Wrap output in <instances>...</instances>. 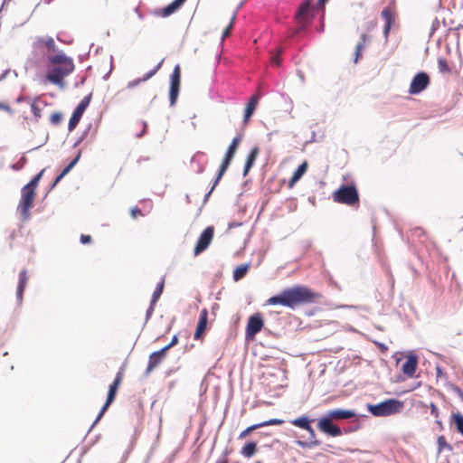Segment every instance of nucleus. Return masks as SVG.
<instances>
[{
	"label": "nucleus",
	"mask_w": 463,
	"mask_h": 463,
	"mask_svg": "<svg viewBox=\"0 0 463 463\" xmlns=\"http://www.w3.org/2000/svg\"><path fill=\"white\" fill-rule=\"evenodd\" d=\"M266 305H281L284 307H289V289H284L281 294L269 298L267 300Z\"/></svg>",
	"instance_id": "nucleus-21"
},
{
	"label": "nucleus",
	"mask_w": 463,
	"mask_h": 463,
	"mask_svg": "<svg viewBox=\"0 0 463 463\" xmlns=\"http://www.w3.org/2000/svg\"><path fill=\"white\" fill-rule=\"evenodd\" d=\"M160 66H161V63H159L154 70L147 72L144 77L129 81L127 84V88L133 89V88L137 87V85H139L140 83L146 81L147 80H149L152 76H154L156 73V71H158Z\"/></svg>",
	"instance_id": "nucleus-26"
},
{
	"label": "nucleus",
	"mask_w": 463,
	"mask_h": 463,
	"mask_svg": "<svg viewBox=\"0 0 463 463\" xmlns=\"http://www.w3.org/2000/svg\"><path fill=\"white\" fill-rule=\"evenodd\" d=\"M250 268V265L249 263L241 264L240 266H237L234 269L233 273H232L233 280L234 281H239L241 279H243L247 275Z\"/></svg>",
	"instance_id": "nucleus-27"
},
{
	"label": "nucleus",
	"mask_w": 463,
	"mask_h": 463,
	"mask_svg": "<svg viewBox=\"0 0 463 463\" xmlns=\"http://www.w3.org/2000/svg\"><path fill=\"white\" fill-rule=\"evenodd\" d=\"M417 364L418 357L415 354H409L406 362L402 364V371L405 375L412 377L416 372Z\"/></svg>",
	"instance_id": "nucleus-20"
},
{
	"label": "nucleus",
	"mask_w": 463,
	"mask_h": 463,
	"mask_svg": "<svg viewBox=\"0 0 463 463\" xmlns=\"http://www.w3.org/2000/svg\"><path fill=\"white\" fill-rule=\"evenodd\" d=\"M178 343V337L177 335H174L171 342L165 345L164 348H165V351L167 352L171 347L175 345Z\"/></svg>",
	"instance_id": "nucleus-42"
},
{
	"label": "nucleus",
	"mask_w": 463,
	"mask_h": 463,
	"mask_svg": "<svg viewBox=\"0 0 463 463\" xmlns=\"http://www.w3.org/2000/svg\"><path fill=\"white\" fill-rule=\"evenodd\" d=\"M186 0H175L165 7L156 10L154 14L157 16L167 17L176 12Z\"/></svg>",
	"instance_id": "nucleus-19"
},
{
	"label": "nucleus",
	"mask_w": 463,
	"mask_h": 463,
	"mask_svg": "<svg viewBox=\"0 0 463 463\" xmlns=\"http://www.w3.org/2000/svg\"><path fill=\"white\" fill-rule=\"evenodd\" d=\"M27 282H28L27 271L25 269H23L19 273V282H18L17 290H16V297H17L19 302H21L23 299V294H24V291L27 285Z\"/></svg>",
	"instance_id": "nucleus-25"
},
{
	"label": "nucleus",
	"mask_w": 463,
	"mask_h": 463,
	"mask_svg": "<svg viewBox=\"0 0 463 463\" xmlns=\"http://www.w3.org/2000/svg\"><path fill=\"white\" fill-rule=\"evenodd\" d=\"M391 26H392V24L391 22L388 20L387 23H385V25H384V29H383V34L385 36V38L388 37V34H389V32H390V29H391Z\"/></svg>",
	"instance_id": "nucleus-44"
},
{
	"label": "nucleus",
	"mask_w": 463,
	"mask_h": 463,
	"mask_svg": "<svg viewBox=\"0 0 463 463\" xmlns=\"http://www.w3.org/2000/svg\"><path fill=\"white\" fill-rule=\"evenodd\" d=\"M215 463H229V459L226 456H222Z\"/></svg>",
	"instance_id": "nucleus-47"
},
{
	"label": "nucleus",
	"mask_w": 463,
	"mask_h": 463,
	"mask_svg": "<svg viewBox=\"0 0 463 463\" xmlns=\"http://www.w3.org/2000/svg\"><path fill=\"white\" fill-rule=\"evenodd\" d=\"M208 323V310L203 308L200 312L199 321L194 335V340H202Z\"/></svg>",
	"instance_id": "nucleus-16"
},
{
	"label": "nucleus",
	"mask_w": 463,
	"mask_h": 463,
	"mask_svg": "<svg viewBox=\"0 0 463 463\" xmlns=\"http://www.w3.org/2000/svg\"><path fill=\"white\" fill-rule=\"evenodd\" d=\"M260 154V148L255 146H253L249 155L247 156L244 169H243V175L246 176L248 173L250 172V168L254 165L255 161Z\"/></svg>",
	"instance_id": "nucleus-23"
},
{
	"label": "nucleus",
	"mask_w": 463,
	"mask_h": 463,
	"mask_svg": "<svg viewBox=\"0 0 463 463\" xmlns=\"http://www.w3.org/2000/svg\"><path fill=\"white\" fill-rule=\"evenodd\" d=\"M453 422L455 423L457 430L463 436V415L459 412L452 415Z\"/></svg>",
	"instance_id": "nucleus-32"
},
{
	"label": "nucleus",
	"mask_w": 463,
	"mask_h": 463,
	"mask_svg": "<svg viewBox=\"0 0 463 463\" xmlns=\"http://www.w3.org/2000/svg\"><path fill=\"white\" fill-rule=\"evenodd\" d=\"M181 83V68L176 64L174 68L170 80L169 100L170 105L174 106L177 100Z\"/></svg>",
	"instance_id": "nucleus-8"
},
{
	"label": "nucleus",
	"mask_w": 463,
	"mask_h": 463,
	"mask_svg": "<svg viewBox=\"0 0 463 463\" xmlns=\"http://www.w3.org/2000/svg\"><path fill=\"white\" fill-rule=\"evenodd\" d=\"M438 64L440 71L444 72L449 71V66L445 60L439 59Z\"/></svg>",
	"instance_id": "nucleus-40"
},
{
	"label": "nucleus",
	"mask_w": 463,
	"mask_h": 463,
	"mask_svg": "<svg viewBox=\"0 0 463 463\" xmlns=\"http://www.w3.org/2000/svg\"><path fill=\"white\" fill-rule=\"evenodd\" d=\"M78 161V157L74 158L63 170L62 172L55 178L52 186H55L76 165Z\"/></svg>",
	"instance_id": "nucleus-31"
},
{
	"label": "nucleus",
	"mask_w": 463,
	"mask_h": 463,
	"mask_svg": "<svg viewBox=\"0 0 463 463\" xmlns=\"http://www.w3.org/2000/svg\"><path fill=\"white\" fill-rule=\"evenodd\" d=\"M123 378H124V368L121 367L118 370V372L117 373L113 383L109 387V392H108L106 402H105L103 407L101 408V410L96 419V421H98L101 419L103 414L107 411L109 407L114 402L116 396H117V393H118V390L122 383Z\"/></svg>",
	"instance_id": "nucleus-6"
},
{
	"label": "nucleus",
	"mask_w": 463,
	"mask_h": 463,
	"mask_svg": "<svg viewBox=\"0 0 463 463\" xmlns=\"http://www.w3.org/2000/svg\"><path fill=\"white\" fill-rule=\"evenodd\" d=\"M366 40H367V36L365 34H363L361 36V42H359L356 44V52H355L354 62L358 61L359 56L361 55V52L364 48V44H365Z\"/></svg>",
	"instance_id": "nucleus-34"
},
{
	"label": "nucleus",
	"mask_w": 463,
	"mask_h": 463,
	"mask_svg": "<svg viewBox=\"0 0 463 463\" xmlns=\"http://www.w3.org/2000/svg\"><path fill=\"white\" fill-rule=\"evenodd\" d=\"M326 415L332 420H350L352 418L356 417V413L354 411L345 409L330 410L326 413Z\"/></svg>",
	"instance_id": "nucleus-15"
},
{
	"label": "nucleus",
	"mask_w": 463,
	"mask_h": 463,
	"mask_svg": "<svg viewBox=\"0 0 463 463\" xmlns=\"http://www.w3.org/2000/svg\"><path fill=\"white\" fill-rule=\"evenodd\" d=\"M309 1H305L298 8L295 20L300 28H304L313 16Z\"/></svg>",
	"instance_id": "nucleus-14"
},
{
	"label": "nucleus",
	"mask_w": 463,
	"mask_h": 463,
	"mask_svg": "<svg viewBox=\"0 0 463 463\" xmlns=\"http://www.w3.org/2000/svg\"><path fill=\"white\" fill-rule=\"evenodd\" d=\"M334 201L345 204H353L359 199L358 193L354 186L344 185L337 189L334 194Z\"/></svg>",
	"instance_id": "nucleus-7"
},
{
	"label": "nucleus",
	"mask_w": 463,
	"mask_h": 463,
	"mask_svg": "<svg viewBox=\"0 0 463 463\" xmlns=\"http://www.w3.org/2000/svg\"><path fill=\"white\" fill-rule=\"evenodd\" d=\"M318 429L325 434L331 437H339L342 435V430L334 423L326 414L323 415L317 422Z\"/></svg>",
	"instance_id": "nucleus-9"
},
{
	"label": "nucleus",
	"mask_w": 463,
	"mask_h": 463,
	"mask_svg": "<svg viewBox=\"0 0 463 463\" xmlns=\"http://www.w3.org/2000/svg\"><path fill=\"white\" fill-rule=\"evenodd\" d=\"M375 344L380 347L381 351H383V352L387 351L388 348L384 344L377 343V342Z\"/></svg>",
	"instance_id": "nucleus-48"
},
{
	"label": "nucleus",
	"mask_w": 463,
	"mask_h": 463,
	"mask_svg": "<svg viewBox=\"0 0 463 463\" xmlns=\"http://www.w3.org/2000/svg\"><path fill=\"white\" fill-rule=\"evenodd\" d=\"M382 16L384 18L385 23H387L388 20L391 22V24L392 23V14L388 9H384L382 12Z\"/></svg>",
	"instance_id": "nucleus-41"
},
{
	"label": "nucleus",
	"mask_w": 463,
	"mask_h": 463,
	"mask_svg": "<svg viewBox=\"0 0 463 463\" xmlns=\"http://www.w3.org/2000/svg\"><path fill=\"white\" fill-rule=\"evenodd\" d=\"M283 422H284V420H282L272 419V420H269L267 421H263L261 423L253 424V425L246 428L244 430H242L239 435V439H242L246 438L250 432H252L253 430H258L261 427L269 426V425H279V424H282Z\"/></svg>",
	"instance_id": "nucleus-18"
},
{
	"label": "nucleus",
	"mask_w": 463,
	"mask_h": 463,
	"mask_svg": "<svg viewBox=\"0 0 463 463\" xmlns=\"http://www.w3.org/2000/svg\"><path fill=\"white\" fill-rule=\"evenodd\" d=\"M367 408L375 417H386L400 412L403 408V402L396 399H389L377 404H368Z\"/></svg>",
	"instance_id": "nucleus-3"
},
{
	"label": "nucleus",
	"mask_w": 463,
	"mask_h": 463,
	"mask_svg": "<svg viewBox=\"0 0 463 463\" xmlns=\"http://www.w3.org/2000/svg\"><path fill=\"white\" fill-rule=\"evenodd\" d=\"M214 234V228L213 226L207 227L200 235L194 250V253L195 256L199 255L203 251H204L209 245L211 244Z\"/></svg>",
	"instance_id": "nucleus-11"
},
{
	"label": "nucleus",
	"mask_w": 463,
	"mask_h": 463,
	"mask_svg": "<svg viewBox=\"0 0 463 463\" xmlns=\"http://www.w3.org/2000/svg\"><path fill=\"white\" fill-rule=\"evenodd\" d=\"M31 110L37 120L42 117V109L39 105L38 100H33L32 102Z\"/></svg>",
	"instance_id": "nucleus-36"
},
{
	"label": "nucleus",
	"mask_w": 463,
	"mask_h": 463,
	"mask_svg": "<svg viewBox=\"0 0 463 463\" xmlns=\"http://www.w3.org/2000/svg\"><path fill=\"white\" fill-rule=\"evenodd\" d=\"M164 287H165V279H162L161 281L157 284V286L153 293L152 299H151V305L148 309V312L153 310L154 306L156 305V303L157 302V300L159 299V298L161 297V295L163 293Z\"/></svg>",
	"instance_id": "nucleus-29"
},
{
	"label": "nucleus",
	"mask_w": 463,
	"mask_h": 463,
	"mask_svg": "<svg viewBox=\"0 0 463 463\" xmlns=\"http://www.w3.org/2000/svg\"><path fill=\"white\" fill-rule=\"evenodd\" d=\"M430 84V77L426 72H418L411 80L409 93L411 95L419 94L423 91Z\"/></svg>",
	"instance_id": "nucleus-10"
},
{
	"label": "nucleus",
	"mask_w": 463,
	"mask_h": 463,
	"mask_svg": "<svg viewBox=\"0 0 463 463\" xmlns=\"http://www.w3.org/2000/svg\"><path fill=\"white\" fill-rule=\"evenodd\" d=\"M44 169L38 173L21 190V200L18 204V210L24 219L30 216V210L33 207V201L36 195V187L43 176Z\"/></svg>",
	"instance_id": "nucleus-2"
},
{
	"label": "nucleus",
	"mask_w": 463,
	"mask_h": 463,
	"mask_svg": "<svg viewBox=\"0 0 463 463\" xmlns=\"http://www.w3.org/2000/svg\"><path fill=\"white\" fill-rule=\"evenodd\" d=\"M241 141V137L240 136L238 137H235L232 143L230 144L228 149H227V152L224 156V158L220 165V168H219V171H218V175L214 180V183H213V185L211 189V191L208 193L207 196H209V194L212 193V191L215 188V186L219 184L220 180L222 179V175L225 174V172L227 171L229 165H231V162L232 161V158L234 156V155L236 154V151L239 147V145Z\"/></svg>",
	"instance_id": "nucleus-5"
},
{
	"label": "nucleus",
	"mask_w": 463,
	"mask_h": 463,
	"mask_svg": "<svg viewBox=\"0 0 463 463\" xmlns=\"http://www.w3.org/2000/svg\"><path fill=\"white\" fill-rule=\"evenodd\" d=\"M234 20H235V14L232 16V21H231L230 24H229V25L225 28V30L223 31V33H222V37H223V38H226L227 36H229V35H230V33H231V30H232V24H233V21H234Z\"/></svg>",
	"instance_id": "nucleus-38"
},
{
	"label": "nucleus",
	"mask_w": 463,
	"mask_h": 463,
	"mask_svg": "<svg viewBox=\"0 0 463 463\" xmlns=\"http://www.w3.org/2000/svg\"><path fill=\"white\" fill-rule=\"evenodd\" d=\"M430 410L432 414L437 415L438 408L433 403L430 405Z\"/></svg>",
	"instance_id": "nucleus-49"
},
{
	"label": "nucleus",
	"mask_w": 463,
	"mask_h": 463,
	"mask_svg": "<svg viewBox=\"0 0 463 463\" xmlns=\"http://www.w3.org/2000/svg\"><path fill=\"white\" fill-rule=\"evenodd\" d=\"M452 390L454 391L455 393H457L458 395V397L463 402V391L458 386H453Z\"/></svg>",
	"instance_id": "nucleus-46"
},
{
	"label": "nucleus",
	"mask_w": 463,
	"mask_h": 463,
	"mask_svg": "<svg viewBox=\"0 0 463 463\" xmlns=\"http://www.w3.org/2000/svg\"><path fill=\"white\" fill-rule=\"evenodd\" d=\"M50 121L52 125L57 126L62 121L61 112H53L50 117Z\"/></svg>",
	"instance_id": "nucleus-37"
},
{
	"label": "nucleus",
	"mask_w": 463,
	"mask_h": 463,
	"mask_svg": "<svg viewBox=\"0 0 463 463\" xmlns=\"http://www.w3.org/2000/svg\"><path fill=\"white\" fill-rule=\"evenodd\" d=\"M51 67L46 72V79L52 84L63 88L64 78L74 70L73 60L63 52H59L48 57Z\"/></svg>",
	"instance_id": "nucleus-1"
},
{
	"label": "nucleus",
	"mask_w": 463,
	"mask_h": 463,
	"mask_svg": "<svg viewBox=\"0 0 463 463\" xmlns=\"http://www.w3.org/2000/svg\"><path fill=\"white\" fill-rule=\"evenodd\" d=\"M327 0H318V5L319 6H324L325 3L326 2Z\"/></svg>",
	"instance_id": "nucleus-50"
},
{
	"label": "nucleus",
	"mask_w": 463,
	"mask_h": 463,
	"mask_svg": "<svg viewBox=\"0 0 463 463\" xmlns=\"http://www.w3.org/2000/svg\"><path fill=\"white\" fill-rule=\"evenodd\" d=\"M308 167V164L307 161H304L301 165H298V167L294 171L293 175H291V187L301 179V177L304 175V174L307 172Z\"/></svg>",
	"instance_id": "nucleus-28"
},
{
	"label": "nucleus",
	"mask_w": 463,
	"mask_h": 463,
	"mask_svg": "<svg viewBox=\"0 0 463 463\" xmlns=\"http://www.w3.org/2000/svg\"><path fill=\"white\" fill-rule=\"evenodd\" d=\"M258 103H259V96L253 95L250 99L249 102L247 103L245 110H244V118H243L244 124H248L250 117L254 114V112L256 110Z\"/></svg>",
	"instance_id": "nucleus-22"
},
{
	"label": "nucleus",
	"mask_w": 463,
	"mask_h": 463,
	"mask_svg": "<svg viewBox=\"0 0 463 463\" xmlns=\"http://www.w3.org/2000/svg\"><path fill=\"white\" fill-rule=\"evenodd\" d=\"M342 307L356 308L354 306H342Z\"/></svg>",
	"instance_id": "nucleus-51"
},
{
	"label": "nucleus",
	"mask_w": 463,
	"mask_h": 463,
	"mask_svg": "<svg viewBox=\"0 0 463 463\" xmlns=\"http://www.w3.org/2000/svg\"><path fill=\"white\" fill-rule=\"evenodd\" d=\"M264 326L260 314L250 316L248 319L245 335L247 339H253L254 336L261 331Z\"/></svg>",
	"instance_id": "nucleus-12"
},
{
	"label": "nucleus",
	"mask_w": 463,
	"mask_h": 463,
	"mask_svg": "<svg viewBox=\"0 0 463 463\" xmlns=\"http://www.w3.org/2000/svg\"><path fill=\"white\" fill-rule=\"evenodd\" d=\"M320 295L304 286L291 287V309L297 304L317 302Z\"/></svg>",
	"instance_id": "nucleus-4"
},
{
	"label": "nucleus",
	"mask_w": 463,
	"mask_h": 463,
	"mask_svg": "<svg viewBox=\"0 0 463 463\" xmlns=\"http://www.w3.org/2000/svg\"><path fill=\"white\" fill-rule=\"evenodd\" d=\"M130 214L133 219H137L138 216L143 215L141 210L137 206L131 208Z\"/></svg>",
	"instance_id": "nucleus-39"
},
{
	"label": "nucleus",
	"mask_w": 463,
	"mask_h": 463,
	"mask_svg": "<svg viewBox=\"0 0 463 463\" xmlns=\"http://www.w3.org/2000/svg\"><path fill=\"white\" fill-rule=\"evenodd\" d=\"M241 454L245 457V458H251L253 457L256 452H257V444L256 442H253V441H250V442H248L246 443L242 448H241Z\"/></svg>",
	"instance_id": "nucleus-30"
},
{
	"label": "nucleus",
	"mask_w": 463,
	"mask_h": 463,
	"mask_svg": "<svg viewBox=\"0 0 463 463\" xmlns=\"http://www.w3.org/2000/svg\"><path fill=\"white\" fill-rule=\"evenodd\" d=\"M0 109L5 110L6 112H8L10 114L13 113V109L10 108V106H8L5 103L0 102Z\"/></svg>",
	"instance_id": "nucleus-45"
},
{
	"label": "nucleus",
	"mask_w": 463,
	"mask_h": 463,
	"mask_svg": "<svg viewBox=\"0 0 463 463\" xmlns=\"http://www.w3.org/2000/svg\"><path fill=\"white\" fill-rule=\"evenodd\" d=\"M291 424L307 430L310 438H315V431L310 426V420L307 416H303L291 420Z\"/></svg>",
	"instance_id": "nucleus-24"
},
{
	"label": "nucleus",
	"mask_w": 463,
	"mask_h": 463,
	"mask_svg": "<svg viewBox=\"0 0 463 463\" xmlns=\"http://www.w3.org/2000/svg\"><path fill=\"white\" fill-rule=\"evenodd\" d=\"M309 441L297 440L296 442L302 448L312 449L319 444V441L315 438H308Z\"/></svg>",
	"instance_id": "nucleus-33"
},
{
	"label": "nucleus",
	"mask_w": 463,
	"mask_h": 463,
	"mask_svg": "<svg viewBox=\"0 0 463 463\" xmlns=\"http://www.w3.org/2000/svg\"><path fill=\"white\" fill-rule=\"evenodd\" d=\"M166 353L167 352L165 351V348H161L160 350L154 352L149 355L146 373H149L162 363L166 355Z\"/></svg>",
	"instance_id": "nucleus-17"
},
{
	"label": "nucleus",
	"mask_w": 463,
	"mask_h": 463,
	"mask_svg": "<svg viewBox=\"0 0 463 463\" xmlns=\"http://www.w3.org/2000/svg\"><path fill=\"white\" fill-rule=\"evenodd\" d=\"M90 102V95L86 96L84 99H81V101L79 103V105L75 108L70 121L68 125V128L70 131L73 130L78 123L80 122L84 111L88 108L89 104Z\"/></svg>",
	"instance_id": "nucleus-13"
},
{
	"label": "nucleus",
	"mask_w": 463,
	"mask_h": 463,
	"mask_svg": "<svg viewBox=\"0 0 463 463\" xmlns=\"http://www.w3.org/2000/svg\"><path fill=\"white\" fill-rule=\"evenodd\" d=\"M91 241V237L90 235L81 234L80 242L83 244L90 243Z\"/></svg>",
	"instance_id": "nucleus-43"
},
{
	"label": "nucleus",
	"mask_w": 463,
	"mask_h": 463,
	"mask_svg": "<svg viewBox=\"0 0 463 463\" xmlns=\"http://www.w3.org/2000/svg\"><path fill=\"white\" fill-rule=\"evenodd\" d=\"M283 50L282 49H277L275 52H273L271 54V58H270V61H271V64L274 65V66H280L281 64V59H280V55L282 53Z\"/></svg>",
	"instance_id": "nucleus-35"
}]
</instances>
